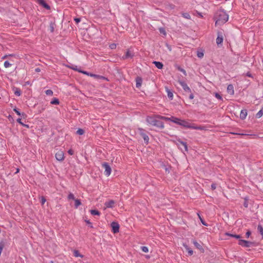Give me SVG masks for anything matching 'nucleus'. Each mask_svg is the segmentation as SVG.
Returning <instances> with one entry per match:
<instances>
[{"instance_id":"obj_1","label":"nucleus","mask_w":263,"mask_h":263,"mask_svg":"<svg viewBox=\"0 0 263 263\" xmlns=\"http://www.w3.org/2000/svg\"><path fill=\"white\" fill-rule=\"evenodd\" d=\"M229 19V15L223 10L217 11L215 16L216 20L215 25H221L226 23Z\"/></svg>"},{"instance_id":"obj_2","label":"nucleus","mask_w":263,"mask_h":263,"mask_svg":"<svg viewBox=\"0 0 263 263\" xmlns=\"http://www.w3.org/2000/svg\"><path fill=\"white\" fill-rule=\"evenodd\" d=\"M184 127L195 129H199V130H206V128L205 126H197L193 123H190L188 121L182 120H181L180 125Z\"/></svg>"},{"instance_id":"obj_3","label":"nucleus","mask_w":263,"mask_h":263,"mask_svg":"<svg viewBox=\"0 0 263 263\" xmlns=\"http://www.w3.org/2000/svg\"><path fill=\"white\" fill-rule=\"evenodd\" d=\"M146 121L149 125L157 126L161 129H163L164 127L163 123L158 121L155 117H147Z\"/></svg>"},{"instance_id":"obj_4","label":"nucleus","mask_w":263,"mask_h":263,"mask_svg":"<svg viewBox=\"0 0 263 263\" xmlns=\"http://www.w3.org/2000/svg\"><path fill=\"white\" fill-rule=\"evenodd\" d=\"M224 36L225 35L223 31H218L217 32V37L216 39V41L218 47H222Z\"/></svg>"},{"instance_id":"obj_5","label":"nucleus","mask_w":263,"mask_h":263,"mask_svg":"<svg viewBox=\"0 0 263 263\" xmlns=\"http://www.w3.org/2000/svg\"><path fill=\"white\" fill-rule=\"evenodd\" d=\"M102 166L105 169L104 174L105 175V176H109L111 172V168L110 166L106 162L103 163L102 164Z\"/></svg>"},{"instance_id":"obj_6","label":"nucleus","mask_w":263,"mask_h":263,"mask_svg":"<svg viewBox=\"0 0 263 263\" xmlns=\"http://www.w3.org/2000/svg\"><path fill=\"white\" fill-rule=\"evenodd\" d=\"M55 157L58 161H63L64 159V152L62 151H59L56 153Z\"/></svg>"},{"instance_id":"obj_7","label":"nucleus","mask_w":263,"mask_h":263,"mask_svg":"<svg viewBox=\"0 0 263 263\" xmlns=\"http://www.w3.org/2000/svg\"><path fill=\"white\" fill-rule=\"evenodd\" d=\"M238 244L242 247H250L252 244V242L243 239H239Z\"/></svg>"},{"instance_id":"obj_8","label":"nucleus","mask_w":263,"mask_h":263,"mask_svg":"<svg viewBox=\"0 0 263 263\" xmlns=\"http://www.w3.org/2000/svg\"><path fill=\"white\" fill-rule=\"evenodd\" d=\"M112 231L114 233H117L119 231V224L116 222H112L111 223Z\"/></svg>"},{"instance_id":"obj_9","label":"nucleus","mask_w":263,"mask_h":263,"mask_svg":"<svg viewBox=\"0 0 263 263\" xmlns=\"http://www.w3.org/2000/svg\"><path fill=\"white\" fill-rule=\"evenodd\" d=\"M179 83L185 92H191V89L185 82L179 81Z\"/></svg>"},{"instance_id":"obj_10","label":"nucleus","mask_w":263,"mask_h":263,"mask_svg":"<svg viewBox=\"0 0 263 263\" xmlns=\"http://www.w3.org/2000/svg\"><path fill=\"white\" fill-rule=\"evenodd\" d=\"M115 202L113 200H110L108 201H106L105 203V208L104 209H106V208H112L114 206Z\"/></svg>"},{"instance_id":"obj_11","label":"nucleus","mask_w":263,"mask_h":263,"mask_svg":"<svg viewBox=\"0 0 263 263\" xmlns=\"http://www.w3.org/2000/svg\"><path fill=\"white\" fill-rule=\"evenodd\" d=\"M36 2L40 5L44 7L45 8H46L47 10L50 9L49 6L46 3V2L44 1V0H36Z\"/></svg>"},{"instance_id":"obj_12","label":"nucleus","mask_w":263,"mask_h":263,"mask_svg":"<svg viewBox=\"0 0 263 263\" xmlns=\"http://www.w3.org/2000/svg\"><path fill=\"white\" fill-rule=\"evenodd\" d=\"M134 57V54L129 50H127L125 54L122 57L123 59H127L132 58Z\"/></svg>"},{"instance_id":"obj_13","label":"nucleus","mask_w":263,"mask_h":263,"mask_svg":"<svg viewBox=\"0 0 263 263\" xmlns=\"http://www.w3.org/2000/svg\"><path fill=\"white\" fill-rule=\"evenodd\" d=\"M247 116V110L246 109L241 110L240 114V118L241 119H245Z\"/></svg>"},{"instance_id":"obj_14","label":"nucleus","mask_w":263,"mask_h":263,"mask_svg":"<svg viewBox=\"0 0 263 263\" xmlns=\"http://www.w3.org/2000/svg\"><path fill=\"white\" fill-rule=\"evenodd\" d=\"M228 92L231 95H233L234 93V87L232 84H230L227 87Z\"/></svg>"},{"instance_id":"obj_15","label":"nucleus","mask_w":263,"mask_h":263,"mask_svg":"<svg viewBox=\"0 0 263 263\" xmlns=\"http://www.w3.org/2000/svg\"><path fill=\"white\" fill-rule=\"evenodd\" d=\"M183 247L185 248L186 251L188 252V254L189 255H192L193 254V251L192 250H191L187 245L183 243Z\"/></svg>"},{"instance_id":"obj_16","label":"nucleus","mask_w":263,"mask_h":263,"mask_svg":"<svg viewBox=\"0 0 263 263\" xmlns=\"http://www.w3.org/2000/svg\"><path fill=\"white\" fill-rule=\"evenodd\" d=\"M153 63L155 64L156 67L159 69H161L163 68V65L160 62L154 61Z\"/></svg>"},{"instance_id":"obj_17","label":"nucleus","mask_w":263,"mask_h":263,"mask_svg":"<svg viewBox=\"0 0 263 263\" xmlns=\"http://www.w3.org/2000/svg\"><path fill=\"white\" fill-rule=\"evenodd\" d=\"M89 76L91 77H93L96 79H105V78L103 77V76H99V75H97V74H93V73H91L89 74Z\"/></svg>"},{"instance_id":"obj_18","label":"nucleus","mask_w":263,"mask_h":263,"mask_svg":"<svg viewBox=\"0 0 263 263\" xmlns=\"http://www.w3.org/2000/svg\"><path fill=\"white\" fill-rule=\"evenodd\" d=\"M142 79L140 78H137L136 79V86L137 87H140L142 84Z\"/></svg>"},{"instance_id":"obj_19","label":"nucleus","mask_w":263,"mask_h":263,"mask_svg":"<svg viewBox=\"0 0 263 263\" xmlns=\"http://www.w3.org/2000/svg\"><path fill=\"white\" fill-rule=\"evenodd\" d=\"M173 119V122H174L178 125H180V122H181V119L174 117V118Z\"/></svg>"},{"instance_id":"obj_20","label":"nucleus","mask_w":263,"mask_h":263,"mask_svg":"<svg viewBox=\"0 0 263 263\" xmlns=\"http://www.w3.org/2000/svg\"><path fill=\"white\" fill-rule=\"evenodd\" d=\"M257 230L262 235L263 237V227L261 224H258L257 226Z\"/></svg>"},{"instance_id":"obj_21","label":"nucleus","mask_w":263,"mask_h":263,"mask_svg":"<svg viewBox=\"0 0 263 263\" xmlns=\"http://www.w3.org/2000/svg\"><path fill=\"white\" fill-rule=\"evenodd\" d=\"M263 115V108L260 109L256 115L257 118H260Z\"/></svg>"},{"instance_id":"obj_22","label":"nucleus","mask_w":263,"mask_h":263,"mask_svg":"<svg viewBox=\"0 0 263 263\" xmlns=\"http://www.w3.org/2000/svg\"><path fill=\"white\" fill-rule=\"evenodd\" d=\"M90 213H91V214L92 215H98V216H99L100 215V213L98 211L95 210H91L90 211Z\"/></svg>"},{"instance_id":"obj_23","label":"nucleus","mask_w":263,"mask_h":263,"mask_svg":"<svg viewBox=\"0 0 263 263\" xmlns=\"http://www.w3.org/2000/svg\"><path fill=\"white\" fill-rule=\"evenodd\" d=\"M14 92L15 95L17 96H20L21 95V90L17 88H15Z\"/></svg>"},{"instance_id":"obj_24","label":"nucleus","mask_w":263,"mask_h":263,"mask_svg":"<svg viewBox=\"0 0 263 263\" xmlns=\"http://www.w3.org/2000/svg\"><path fill=\"white\" fill-rule=\"evenodd\" d=\"M74 201L76 208H77L79 205L81 204V202L79 199H74Z\"/></svg>"},{"instance_id":"obj_25","label":"nucleus","mask_w":263,"mask_h":263,"mask_svg":"<svg viewBox=\"0 0 263 263\" xmlns=\"http://www.w3.org/2000/svg\"><path fill=\"white\" fill-rule=\"evenodd\" d=\"M174 118V116H172L171 117H165V118H162V120H165V121H171L173 122V120Z\"/></svg>"},{"instance_id":"obj_26","label":"nucleus","mask_w":263,"mask_h":263,"mask_svg":"<svg viewBox=\"0 0 263 263\" xmlns=\"http://www.w3.org/2000/svg\"><path fill=\"white\" fill-rule=\"evenodd\" d=\"M180 143L183 147L184 150L185 151H187V146L186 143H184L182 141H180Z\"/></svg>"},{"instance_id":"obj_27","label":"nucleus","mask_w":263,"mask_h":263,"mask_svg":"<svg viewBox=\"0 0 263 263\" xmlns=\"http://www.w3.org/2000/svg\"><path fill=\"white\" fill-rule=\"evenodd\" d=\"M51 104H59V101L58 99L54 98L51 102Z\"/></svg>"},{"instance_id":"obj_28","label":"nucleus","mask_w":263,"mask_h":263,"mask_svg":"<svg viewBox=\"0 0 263 263\" xmlns=\"http://www.w3.org/2000/svg\"><path fill=\"white\" fill-rule=\"evenodd\" d=\"M17 122L18 123H19L20 124L22 125L23 126H25V127H29V126L27 124H24V123H23L21 121V118H18L16 120Z\"/></svg>"},{"instance_id":"obj_29","label":"nucleus","mask_w":263,"mask_h":263,"mask_svg":"<svg viewBox=\"0 0 263 263\" xmlns=\"http://www.w3.org/2000/svg\"><path fill=\"white\" fill-rule=\"evenodd\" d=\"M193 243L197 248L199 249H200L201 248V245L199 244L197 241H194Z\"/></svg>"},{"instance_id":"obj_30","label":"nucleus","mask_w":263,"mask_h":263,"mask_svg":"<svg viewBox=\"0 0 263 263\" xmlns=\"http://www.w3.org/2000/svg\"><path fill=\"white\" fill-rule=\"evenodd\" d=\"M182 16L187 19H191L190 15L188 13H184L182 14Z\"/></svg>"},{"instance_id":"obj_31","label":"nucleus","mask_w":263,"mask_h":263,"mask_svg":"<svg viewBox=\"0 0 263 263\" xmlns=\"http://www.w3.org/2000/svg\"><path fill=\"white\" fill-rule=\"evenodd\" d=\"M12 65L11 64H10L8 61H5L4 62V66L5 68H8L10 67Z\"/></svg>"},{"instance_id":"obj_32","label":"nucleus","mask_w":263,"mask_h":263,"mask_svg":"<svg viewBox=\"0 0 263 263\" xmlns=\"http://www.w3.org/2000/svg\"><path fill=\"white\" fill-rule=\"evenodd\" d=\"M77 134H78V135H82L83 134H84V131L83 130V129H81V128H79V129L77 131Z\"/></svg>"},{"instance_id":"obj_33","label":"nucleus","mask_w":263,"mask_h":263,"mask_svg":"<svg viewBox=\"0 0 263 263\" xmlns=\"http://www.w3.org/2000/svg\"><path fill=\"white\" fill-rule=\"evenodd\" d=\"M54 29V25L53 24H50L49 26V30L51 32H53Z\"/></svg>"},{"instance_id":"obj_34","label":"nucleus","mask_w":263,"mask_h":263,"mask_svg":"<svg viewBox=\"0 0 263 263\" xmlns=\"http://www.w3.org/2000/svg\"><path fill=\"white\" fill-rule=\"evenodd\" d=\"M167 96H168V98H170L171 99H172L173 97V93L170 90H167Z\"/></svg>"},{"instance_id":"obj_35","label":"nucleus","mask_w":263,"mask_h":263,"mask_svg":"<svg viewBox=\"0 0 263 263\" xmlns=\"http://www.w3.org/2000/svg\"><path fill=\"white\" fill-rule=\"evenodd\" d=\"M197 215L199 217V218L200 219L201 223L204 225V226H206V223L204 222V221L203 220V219L201 218V217L200 216V214L199 213H197Z\"/></svg>"},{"instance_id":"obj_36","label":"nucleus","mask_w":263,"mask_h":263,"mask_svg":"<svg viewBox=\"0 0 263 263\" xmlns=\"http://www.w3.org/2000/svg\"><path fill=\"white\" fill-rule=\"evenodd\" d=\"M215 97L218 99L219 101H221L222 100V97L218 93H215Z\"/></svg>"},{"instance_id":"obj_37","label":"nucleus","mask_w":263,"mask_h":263,"mask_svg":"<svg viewBox=\"0 0 263 263\" xmlns=\"http://www.w3.org/2000/svg\"><path fill=\"white\" fill-rule=\"evenodd\" d=\"M45 93L47 95H48V96H51L53 94L52 91L50 89H48V90H46Z\"/></svg>"},{"instance_id":"obj_38","label":"nucleus","mask_w":263,"mask_h":263,"mask_svg":"<svg viewBox=\"0 0 263 263\" xmlns=\"http://www.w3.org/2000/svg\"><path fill=\"white\" fill-rule=\"evenodd\" d=\"M141 250L143 252H144L145 253H147L148 252V249L147 247H145V246L142 247Z\"/></svg>"},{"instance_id":"obj_39","label":"nucleus","mask_w":263,"mask_h":263,"mask_svg":"<svg viewBox=\"0 0 263 263\" xmlns=\"http://www.w3.org/2000/svg\"><path fill=\"white\" fill-rule=\"evenodd\" d=\"M159 30L161 33L164 34V35H166L165 30L163 28H160Z\"/></svg>"},{"instance_id":"obj_40","label":"nucleus","mask_w":263,"mask_h":263,"mask_svg":"<svg viewBox=\"0 0 263 263\" xmlns=\"http://www.w3.org/2000/svg\"><path fill=\"white\" fill-rule=\"evenodd\" d=\"M68 199L74 200L75 199L74 195L72 193H70L68 196Z\"/></svg>"},{"instance_id":"obj_41","label":"nucleus","mask_w":263,"mask_h":263,"mask_svg":"<svg viewBox=\"0 0 263 263\" xmlns=\"http://www.w3.org/2000/svg\"><path fill=\"white\" fill-rule=\"evenodd\" d=\"M229 235L230 236H232L233 237H235V238H236L237 239H239V238H241V236L239 235H236V234H235V235H234V234H229Z\"/></svg>"},{"instance_id":"obj_42","label":"nucleus","mask_w":263,"mask_h":263,"mask_svg":"<svg viewBox=\"0 0 263 263\" xmlns=\"http://www.w3.org/2000/svg\"><path fill=\"white\" fill-rule=\"evenodd\" d=\"M116 47H117V45L115 43L111 44L109 45V47L111 49H115L116 48Z\"/></svg>"},{"instance_id":"obj_43","label":"nucleus","mask_w":263,"mask_h":263,"mask_svg":"<svg viewBox=\"0 0 263 263\" xmlns=\"http://www.w3.org/2000/svg\"><path fill=\"white\" fill-rule=\"evenodd\" d=\"M197 56L199 58H201L203 57V53L202 52L198 51Z\"/></svg>"},{"instance_id":"obj_44","label":"nucleus","mask_w":263,"mask_h":263,"mask_svg":"<svg viewBox=\"0 0 263 263\" xmlns=\"http://www.w3.org/2000/svg\"><path fill=\"white\" fill-rule=\"evenodd\" d=\"M78 71L79 72L82 73H83L84 74H86V75H87L88 76H89V74H90V73H89V72H88L87 71H85L78 70Z\"/></svg>"},{"instance_id":"obj_45","label":"nucleus","mask_w":263,"mask_h":263,"mask_svg":"<svg viewBox=\"0 0 263 263\" xmlns=\"http://www.w3.org/2000/svg\"><path fill=\"white\" fill-rule=\"evenodd\" d=\"M74 256L76 257H78V256H80V257H82V255H80L79 252L78 251H74Z\"/></svg>"},{"instance_id":"obj_46","label":"nucleus","mask_w":263,"mask_h":263,"mask_svg":"<svg viewBox=\"0 0 263 263\" xmlns=\"http://www.w3.org/2000/svg\"><path fill=\"white\" fill-rule=\"evenodd\" d=\"M41 202L42 205H43L45 203L46 199L45 198V197H42Z\"/></svg>"},{"instance_id":"obj_47","label":"nucleus","mask_w":263,"mask_h":263,"mask_svg":"<svg viewBox=\"0 0 263 263\" xmlns=\"http://www.w3.org/2000/svg\"><path fill=\"white\" fill-rule=\"evenodd\" d=\"M143 139H144L145 141H146L147 143L148 142V140H149V138H148V137L147 136L144 135L143 136Z\"/></svg>"},{"instance_id":"obj_48","label":"nucleus","mask_w":263,"mask_h":263,"mask_svg":"<svg viewBox=\"0 0 263 263\" xmlns=\"http://www.w3.org/2000/svg\"><path fill=\"white\" fill-rule=\"evenodd\" d=\"M13 110L16 113V114L17 115H18V116L21 115L20 112L16 108L13 109Z\"/></svg>"},{"instance_id":"obj_49","label":"nucleus","mask_w":263,"mask_h":263,"mask_svg":"<svg viewBox=\"0 0 263 263\" xmlns=\"http://www.w3.org/2000/svg\"><path fill=\"white\" fill-rule=\"evenodd\" d=\"M251 233L250 231H247L246 234V237L248 238L250 236V235H251Z\"/></svg>"},{"instance_id":"obj_50","label":"nucleus","mask_w":263,"mask_h":263,"mask_svg":"<svg viewBox=\"0 0 263 263\" xmlns=\"http://www.w3.org/2000/svg\"><path fill=\"white\" fill-rule=\"evenodd\" d=\"M155 117L157 119H162V118H165V117L164 116H160V115H157V116H155Z\"/></svg>"},{"instance_id":"obj_51","label":"nucleus","mask_w":263,"mask_h":263,"mask_svg":"<svg viewBox=\"0 0 263 263\" xmlns=\"http://www.w3.org/2000/svg\"><path fill=\"white\" fill-rule=\"evenodd\" d=\"M68 153L69 155H73V151L72 150V149H69L68 151Z\"/></svg>"},{"instance_id":"obj_52","label":"nucleus","mask_w":263,"mask_h":263,"mask_svg":"<svg viewBox=\"0 0 263 263\" xmlns=\"http://www.w3.org/2000/svg\"><path fill=\"white\" fill-rule=\"evenodd\" d=\"M179 70H180V71H181L182 72H183L185 75H186V71L185 70L180 68H179Z\"/></svg>"},{"instance_id":"obj_53","label":"nucleus","mask_w":263,"mask_h":263,"mask_svg":"<svg viewBox=\"0 0 263 263\" xmlns=\"http://www.w3.org/2000/svg\"><path fill=\"white\" fill-rule=\"evenodd\" d=\"M243 205L245 208H247L248 206V204L247 201H245L243 203Z\"/></svg>"},{"instance_id":"obj_54","label":"nucleus","mask_w":263,"mask_h":263,"mask_svg":"<svg viewBox=\"0 0 263 263\" xmlns=\"http://www.w3.org/2000/svg\"><path fill=\"white\" fill-rule=\"evenodd\" d=\"M194 96L193 94L192 93L189 96V99H190L192 100V99H193L194 98Z\"/></svg>"},{"instance_id":"obj_55","label":"nucleus","mask_w":263,"mask_h":263,"mask_svg":"<svg viewBox=\"0 0 263 263\" xmlns=\"http://www.w3.org/2000/svg\"><path fill=\"white\" fill-rule=\"evenodd\" d=\"M74 21H76V22L77 23H78L79 22H80V18H74Z\"/></svg>"},{"instance_id":"obj_56","label":"nucleus","mask_w":263,"mask_h":263,"mask_svg":"<svg viewBox=\"0 0 263 263\" xmlns=\"http://www.w3.org/2000/svg\"><path fill=\"white\" fill-rule=\"evenodd\" d=\"M9 56H11V55L10 54V55H9ZM7 57H8V55H4V57H2V59H5L7 58Z\"/></svg>"},{"instance_id":"obj_57","label":"nucleus","mask_w":263,"mask_h":263,"mask_svg":"<svg viewBox=\"0 0 263 263\" xmlns=\"http://www.w3.org/2000/svg\"><path fill=\"white\" fill-rule=\"evenodd\" d=\"M232 134H233V135H243L244 134H238V133H231Z\"/></svg>"},{"instance_id":"obj_58","label":"nucleus","mask_w":263,"mask_h":263,"mask_svg":"<svg viewBox=\"0 0 263 263\" xmlns=\"http://www.w3.org/2000/svg\"><path fill=\"white\" fill-rule=\"evenodd\" d=\"M35 71L36 72H40V69L39 68H37L35 69Z\"/></svg>"},{"instance_id":"obj_59","label":"nucleus","mask_w":263,"mask_h":263,"mask_svg":"<svg viewBox=\"0 0 263 263\" xmlns=\"http://www.w3.org/2000/svg\"><path fill=\"white\" fill-rule=\"evenodd\" d=\"M71 68L73 69V70H75L78 71V70H79V69H78L76 67H71Z\"/></svg>"},{"instance_id":"obj_60","label":"nucleus","mask_w":263,"mask_h":263,"mask_svg":"<svg viewBox=\"0 0 263 263\" xmlns=\"http://www.w3.org/2000/svg\"><path fill=\"white\" fill-rule=\"evenodd\" d=\"M86 222H87V223L88 224H90V222L89 221V220H86Z\"/></svg>"},{"instance_id":"obj_61","label":"nucleus","mask_w":263,"mask_h":263,"mask_svg":"<svg viewBox=\"0 0 263 263\" xmlns=\"http://www.w3.org/2000/svg\"><path fill=\"white\" fill-rule=\"evenodd\" d=\"M211 187H212V189H213V188H214V184H213V183L211 184Z\"/></svg>"},{"instance_id":"obj_62","label":"nucleus","mask_w":263,"mask_h":263,"mask_svg":"<svg viewBox=\"0 0 263 263\" xmlns=\"http://www.w3.org/2000/svg\"><path fill=\"white\" fill-rule=\"evenodd\" d=\"M18 172H19V170L17 168V170H16V173H17Z\"/></svg>"},{"instance_id":"obj_63","label":"nucleus","mask_w":263,"mask_h":263,"mask_svg":"<svg viewBox=\"0 0 263 263\" xmlns=\"http://www.w3.org/2000/svg\"><path fill=\"white\" fill-rule=\"evenodd\" d=\"M218 4H219V3H216V4H215V5H218Z\"/></svg>"}]
</instances>
